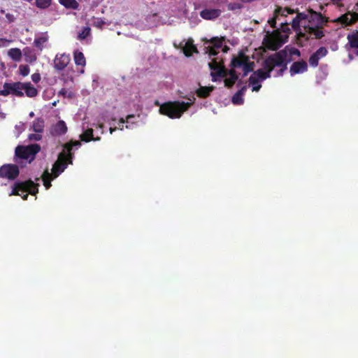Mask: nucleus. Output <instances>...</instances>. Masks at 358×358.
Wrapping results in <instances>:
<instances>
[{"mask_svg":"<svg viewBox=\"0 0 358 358\" xmlns=\"http://www.w3.org/2000/svg\"><path fill=\"white\" fill-rule=\"evenodd\" d=\"M80 145L78 141H71L65 144L64 150L59 154L57 160L52 166L51 175L53 178H57L66 169L68 164H72V148L73 146L79 147Z\"/></svg>","mask_w":358,"mask_h":358,"instance_id":"1","label":"nucleus"},{"mask_svg":"<svg viewBox=\"0 0 358 358\" xmlns=\"http://www.w3.org/2000/svg\"><path fill=\"white\" fill-rule=\"evenodd\" d=\"M41 150V146L34 143L27 146L18 145L15 148L14 162L21 167L30 164L36 158V155Z\"/></svg>","mask_w":358,"mask_h":358,"instance_id":"2","label":"nucleus"},{"mask_svg":"<svg viewBox=\"0 0 358 358\" xmlns=\"http://www.w3.org/2000/svg\"><path fill=\"white\" fill-rule=\"evenodd\" d=\"M192 104L185 101H167L159 106V113L171 119L180 118Z\"/></svg>","mask_w":358,"mask_h":358,"instance_id":"3","label":"nucleus"},{"mask_svg":"<svg viewBox=\"0 0 358 358\" xmlns=\"http://www.w3.org/2000/svg\"><path fill=\"white\" fill-rule=\"evenodd\" d=\"M38 183H35L31 179L24 182H16L13 187L10 195H18L23 200H27L29 194L36 195L38 192Z\"/></svg>","mask_w":358,"mask_h":358,"instance_id":"4","label":"nucleus"},{"mask_svg":"<svg viewBox=\"0 0 358 358\" xmlns=\"http://www.w3.org/2000/svg\"><path fill=\"white\" fill-rule=\"evenodd\" d=\"M288 53L286 49L281 50L266 58V64L270 71H273L275 67H280L285 71L290 59H287Z\"/></svg>","mask_w":358,"mask_h":358,"instance_id":"5","label":"nucleus"},{"mask_svg":"<svg viewBox=\"0 0 358 358\" xmlns=\"http://www.w3.org/2000/svg\"><path fill=\"white\" fill-rule=\"evenodd\" d=\"M262 66L263 69H257L250 76L249 83L250 85L258 84L260 81L271 78L272 71H270L268 67L266 66V59L262 63Z\"/></svg>","mask_w":358,"mask_h":358,"instance_id":"6","label":"nucleus"},{"mask_svg":"<svg viewBox=\"0 0 358 358\" xmlns=\"http://www.w3.org/2000/svg\"><path fill=\"white\" fill-rule=\"evenodd\" d=\"M23 87L24 83H22L20 82L13 83H6L3 85V90H0V95L6 96L10 94H12L17 96H23Z\"/></svg>","mask_w":358,"mask_h":358,"instance_id":"7","label":"nucleus"},{"mask_svg":"<svg viewBox=\"0 0 358 358\" xmlns=\"http://www.w3.org/2000/svg\"><path fill=\"white\" fill-rule=\"evenodd\" d=\"M20 174L18 166L13 164H6L0 167V178L14 180Z\"/></svg>","mask_w":358,"mask_h":358,"instance_id":"8","label":"nucleus"},{"mask_svg":"<svg viewBox=\"0 0 358 358\" xmlns=\"http://www.w3.org/2000/svg\"><path fill=\"white\" fill-rule=\"evenodd\" d=\"M310 13L308 18V24L310 27H322L328 22V18L322 15L320 13L314 11L313 9H308Z\"/></svg>","mask_w":358,"mask_h":358,"instance_id":"9","label":"nucleus"},{"mask_svg":"<svg viewBox=\"0 0 358 358\" xmlns=\"http://www.w3.org/2000/svg\"><path fill=\"white\" fill-rule=\"evenodd\" d=\"M208 65L210 70H212L210 76H212V80L213 82L217 81V77H226V74H224V66L223 65V62H217L216 59H214L211 62L209 63Z\"/></svg>","mask_w":358,"mask_h":358,"instance_id":"10","label":"nucleus"},{"mask_svg":"<svg viewBox=\"0 0 358 358\" xmlns=\"http://www.w3.org/2000/svg\"><path fill=\"white\" fill-rule=\"evenodd\" d=\"M193 40L189 38L187 41L183 40L181 41L178 46L174 43V46L182 49L183 53L187 57H190L193 52H197L196 47L193 44Z\"/></svg>","mask_w":358,"mask_h":358,"instance_id":"11","label":"nucleus"},{"mask_svg":"<svg viewBox=\"0 0 358 358\" xmlns=\"http://www.w3.org/2000/svg\"><path fill=\"white\" fill-rule=\"evenodd\" d=\"M71 59L69 55H57L54 59V67L58 71L64 69L69 64Z\"/></svg>","mask_w":358,"mask_h":358,"instance_id":"12","label":"nucleus"},{"mask_svg":"<svg viewBox=\"0 0 358 358\" xmlns=\"http://www.w3.org/2000/svg\"><path fill=\"white\" fill-rule=\"evenodd\" d=\"M248 56H247L243 50H241L238 52V54L237 56L233 55L230 66L231 68H240L242 67L246 63L248 62Z\"/></svg>","mask_w":358,"mask_h":358,"instance_id":"13","label":"nucleus"},{"mask_svg":"<svg viewBox=\"0 0 358 358\" xmlns=\"http://www.w3.org/2000/svg\"><path fill=\"white\" fill-rule=\"evenodd\" d=\"M308 71V64L306 61L301 60L294 62L290 66L289 72L291 76L303 73Z\"/></svg>","mask_w":358,"mask_h":358,"instance_id":"14","label":"nucleus"},{"mask_svg":"<svg viewBox=\"0 0 358 358\" xmlns=\"http://www.w3.org/2000/svg\"><path fill=\"white\" fill-rule=\"evenodd\" d=\"M222 13L221 10L216 8H206L200 12V16L207 20H213L218 18Z\"/></svg>","mask_w":358,"mask_h":358,"instance_id":"15","label":"nucleus"},{"mask_svg":"<svg viewBox=\"0 0 358 358\" xmlns=\"http://www.w3.org/2000/svg\"><path fill=\"white\" fill-rule=\"evenodd\" d=\"M304 30L306 33L314 35L315 38L317 39L322 38L324 34L322 31V27H310L304 24Z\"/></svg>","mask_w":358,"mask_h":358,"instance_id":"16","label":"nucleus"},{"mask_svg":"<svg viewBox=\"0 0 358 358\" xmlns=\"http://www.w3.org/2000/svg\"><path fill=\"white\" fill-rule=\"evenodd\" d=\"M67 131V127L64 121L59 120L53 127L52 134L56 136H61L66 134Z\"/></svg>","mask_w":358,"mask_h":358,"instance_id":"17","label":"nucleus"},{"mask_svg":"<svg viewBox=\"0 0 358 358\" xmlns=\"http://www.w3.org/2000/svg\"><path fill=\"white\" fill-rule=\"evenodd\" d=\"M286 42L282 38H275V36L271 38L267 42V47L272 50H277L279 49L282 44Z\"/></svg>","mask_w":358,"mask_h":358,"instance_id":"18","label":"nucleus"},{"mask_svg":"<svg viewBox=\"0 0 358 358\" xmlns=\"http://www.w3.org/2000/svg\"><path fill=\"white\" fill-rule=\"evenodd\" d=\"M93 129L90 128V129H86L85 131H83V133L82 134H80V140L82 141H85V142H90L91 141H100L101 138L97 136L96 138L94 137V135H93Z\"/></svg>","mask_w":358,"mask_h":358,"instance_id":"19","label":"nucleus"},{"mask_svg":"<svg viewBox=\"0 0 358 358\" xmlns=\"http://www.w3.org/2000/svg\"><path fill=\"white\" fill-rule=\"evenodd\" d=\"M45 127V121L42 117H37L32 124V129L36 133H43Z\"/></svg>","mask_w":358,"mask_h":358,"instance_id":"20","label":"nucleus"},{"mask_svg":"<svg viewBox=\"0 0 358 358\" xmlns=\"http://www.w3.org/2000/svg\"><path fill=\"white\" fill-rule=\"evenodd\" d=\"M213 86L209 87H200L196 91V95L200 98H206L210 96V93L214 90Z\"/></svg>","mask_w":358,"mask_h":358,"instance_id":"21","label":"nucleus"},{"mask_svg":"<svg viewBox=\"0 0 358 358\" xmlns=\"http://www.w3.org/2000/svg\"><path fill=\"white\" fill-rule=\"evenodd\" d=\"M23 90L29 97H34L37 95L38 91L30 83H24Z\"/></svg>","mask_w":358,"mask_h":358,"instance_id":"22","label":"nucleus"},{"mask_svg":"<svg viewBox=\"0 0 358 358\" xmlns=\"http://www.w3.org/2000/svg\"><path fill=\"white\" fill-rule=\"evenodd\" d=\"M74 62L77 66H85L86 64L85 57L83 52L76 50L73 54Z\"/></svg>","mask_w":358,"mask_h":358,"instance_id":"23","label":"nucleus"},{"mask_svg":"<svg viewBox=\"0 0 358 358\" xmlns=\"http://www.w3.org/2000/svg\"><path fill=\"white\" fill-rule=\"evenodd\" d=\"M41 178L43 185L46 189H48L52 186L51 180L54 179L53 176L49 173L48 170L46 169L41 176Z\"/></svg>","mask_w":358,"mask_h":358,"instance_id":"24","label":"nucleus"},{"mask_svg":"<svg viewBox=\"0 0 358 358\" xmlns=\"http://www.w3.org/2000/svg\"><path fill=\"white\" fill-rule=\"evenodd\" d=\"M349 44L352 48H358V31L348 35Z\"/></svg>","mask_w":358,"mask_h":358,"instance_id":"25","label":"nucleus"},{"mask_svg":"<svg viewBox=\"0 0 358 358\" xmlns=\"http://www.w3.org/2000/svg\"><path fill=\"white\" fill-rule=\"evenodd\" d=\"M8 56L14 61L19 62L22 58V52L20 49L15 48L8 50Z\"/></svg>","mask_w":358,"mask_h":358,"instance_id":"26","label":"nucleus"},{"mask_svg":"<svg viewBox=\"0 0 358 358\" xmlns=\"http://www.w3.org/2000/svg\"><path fill=\"white\" fill-rule=\"evenodd\" d=\"M338 21L345 25H351L354 24L353 16H352V13L348 12L343 15H341L338 18Z\"/></svg>","mask_w":358,"mask_h":358,"instance_id":"27","label":"nucleus"},{"mask_svg":"<svg viewBox=\"0 0 358 358\" xmlns=\"http://www.w3.org/2000/svg\"><path fill=\"white\" fill-rule=\"evenodd\" d=\"M59 2L66 8L78 9L79 6L76 0H59Z\"/></svg>","mask_w":358,"mask_h":358,"instance_id":"28","label":"nucleus"},{"mask_svg":"<svg viewBox=\"0 0 358 358\" xmlns=\"http://www.w3.org/2000/svg\"><path fill=\"white\" fill-rule=\"evenodd\" d=\"M255 66V63L253 62H250L248 59V62L245 63L243 66H242V69L243 71V76H246L249 73L253 71V68Z\"/></svg>","mask_w":358,"mask_h":358,"instance_id":"29","label":"nucleus"},{"mask_svg":"<svg viewBox=\"0 0 358 358\" xmlns=\"http://www.w3.org/2000/svg\"><path fill=\"white\" fill-rule=\"evenodd\" d=\"M48 41L47 36H40L35 38L34 43V45L40 50H42L43 48V44L46 43Z\"/></svg>","mask_w":358,"mask_h":358,"instance_id":"30","label":"nucleus"},{"mask_svg":"<svg viewBox=\"0 0 358 358\" xmlns=\"http://www.w3.org/2000/svg\"><path fill=\"white\" fill-rule=\"evenodd\" d=\"M91 34V29L90 27L87 26L82 29L81 31L78 32V40H84L87 36H89Z\"/></svg>","mask_w":358,"mask_h":358,"instance_id":"31","label":"nucleus"},{"mask_svg":"<svg viewBox=\"0 0 358 358\" xmlns=\"http://www.w3.org/2000/svg\"><path fill=\"white\" fill-rule=\"evenodd\" d=\"M51 3L52 0H36L35 4L41 9H45L51 5Z\"/></svg>","mask_w":358,"mask_h":358,"instance_id":"32","label":"nucleus"},{"mask_svg":"<svg viewBox=\"0 0 358 358\" xmlns=\"http://www.w3.org/2000/svg\"><path fill=\"white\" fill-rule=\"evenodd\" d=\"M224 38L213 37L210 39V43L213 45L212 47L217 49L222 47Z\"/></svg>","mask_w":358,"mask_h":358,"instance_id":"33","label":"nucleus"},{"mask_svg":"<svg viewBox=\"0 0 358 358\" xmlns=\"http://www.w3.org/2000/svg\"><path fill=\"white\" fill-rule=\"evenodd\" d=\"M243 8V5L241 3L233 2L227 4V9L231 11H236L237 10H241Z\"/></svg>","mask_w":358,"mask_h":358,"instance_id":"34","label":"nucleus"},{"mask_svg":"<svg viewBox=\"0 0 358 358\" xmlns=\"http://www.w3.org/2000/svg\"><path fill=\"white\" fill-rule=\"evenodd\" d=\"M238 80V79H236V78L225 77L224 80V86L227 88H231Z\"/></svg>","mask_w":358,"mask_h":358,"instance_id":"35","label":"nucleus"},{"mask_svg":"<svg viewBox=\"0 0 358 358\" xmlns=\"http://www.w3.org/2000/svg\"><path fill=\"white\" fill-rule=\"evenodd\" d=\"M319 60V57L313 53V55H310L308 62L311 66L316 67L318 66Z\"/></svg>","mask_w":358,"mask_h":358,"instance_id":"36","label":"nucleus"},{"mask_svg":"<svg viewBox=\"0 0 358 358\" xmlns=\"http://www.w3.org/2000/svg\"><path fill=\"white\" fill-rule=\"evenodd\" d=\"M232 103L236 105H241L244 102L243 96H241L237 93H235L231 99Z\"/></svg>","mask_w":358,"mask_h":358,"instance_id":"37","label":"nucleus"},{"mask_svg":"<svg viewBox=\"0 0 358 358\" xmlns=\"http://www.w3.org/2000/svg\"><path fill=\"white\" fill-rule=\"evenodd\" d=\"M328 53V50L325 47H320L319 49L314 52L315 55L319 57V58H322L325 57Z\"/></svg>","mask_w":358,"mask_h":358,"instance_id":"38","label":"nucleus"},{"mask_svg":"<svg viewBox=\"0 0 358 358\" xmlns=\"http://www.w3.org/2000/svg\"><path fill=\"white\" fill-rule=\"evenodd\" d=\"M285 49L287 50L288 56L297 55L299 57L301 55L300 51L295 48H289L288 46H286Z\"/></svg>","mask_w":358,"mask_h":358,"instance_id":"39","label":"nucleus"},{"mask_svg":"<svg viewBox=\"0 0 358 358\" xmlns=\"http://www.w3.org/2000/svg\"><path fill=\"white\" fill-rule=\"evenodd\" d=\"M20 73L23 76H27L29 73V66L28 65H20L19 66Z\"/></svg>","mask_w":358,"mask_h":358,"instance_id":"40","label":"nucleus"},{"mask_svg":"<svg viewBox=\"0 0 358 358\" xmlns=\"http://www.w3.org/2000/svg\"><path fill=\"white\" fill-rule=\"evenodd\" d=\"M234 69L235 68H231L229 70H227L224 68V73H225L224 74H226V77L229 76V77H231V78H236V79H238V76Z\"/></svg>","mask_w":358,"mask_h":358,"instance_id":"41","label":"nucleus"},{"mask_svg":"<svg viewBox=\"0 0 358 358\" xmlns=\"http://www.w3.org/2000/svg\"><path fill=\"white\" fill-rule=\"evenodd\" d=\"M106 22L101 18H94L92 22V25L95 27L101 29Z\"/></svg>","mask_w":358,"mask_h":358,"instance_id":"42","label":"nucleus"},{"mask_svg":"<svg viewBox=\"0 0 358 358\" xmlns=\"http://www.w3.org/2000/svg\"><path fill=\"white\" fill-rule=\"evenodd\" d=\"M134 115H129L127 116L126 120L122 117L120 118L119 120V122H118V125H119V127L120 128V129L122 130L123 124H124L125 122H129V120L131 118H134Z\"/></svg>","mask_w":358,"mask_h":358,"instance_id":"43","label":"nucleus"},{"mask_svg":"<svg viewBox=\"0 0 358 358\" xmlns=\"http://www.w3.org/2000/svg\"><path fill=\"white\" fill-rule=\"evenodd\" d=\"M40 134L41 133L31 134L29 135L28 138L29 141H38L42 138V136Z\"/></svg>","mask_w":358,"mask_h":358,"instance_id":"44","label":"nucleus"},{"mask_svg":"<svg viewBox=\"0 0 358 358\" xmlns=\"http://www.w3.org/2000/svg\"><path fill=\"white\" fill-rule=\"evenodd\" d=\"M301 22L296 17H295L292 21V27L293 28L294 30H297L299 29L300 27V23Z\"/></svg>","mask_w":358,"mask_h":358,"instance_id":"45","label":"nucleus"},{"mask_svg":"<svg viewBox=\"0 0 358 358\" xmlns=\"http://www.w3.org/2000/svg\"><path fill=\"white\" fill-rule=\"evenodd\" d=\"M301 22L303 20H308V18H309V15H308L307 14L304 13H298L296 16Z\"/></svg>","mask_w":358,"mask_h":358,"instance_id":"46","label":"nucleus"},{"mask_svg":"<svg viewBox=\"0 0 358 358\" xmlns=\"http://www.w3.org/2000/svg\"><path fill=\"white\" fill-rule=\"evenodd\" d=\"M208 53L210 56H215L218 53L217 48L209 46L208 48Z\"/></svg>","mask_w":358,"mask_h":358,"instance_id":"47","label":"nucleus"},{"mask_svg":"<svg viewBox=\"0 0 358 358\" xmlns=\"http://www.w3.org/2000/svg\"><path fill=\"white\" fill-rule=\"evenodd\" d=\"M31 80L34 83H38L41 80V75L38 73H34L31 75Z\"/></svg>","mask_w":358,"mask_h":358,"instance_id":"48","label":"nucleus"},{"mask_svg":"<svg viewBox=\"0 0 358 358\" xmlns=\"http://www.w3.org/2000/svg\"><path fill=\"white\" fill-rule=\"evenodd\" d=\"M247 90V87L243 86L240 90H238L236 93H237L241 96H243Z\"/></svg>","mask_w":358,"mask_h":358,"instance_id":"49","label":"nucleus"},{"mask_svg":"<svg viewBox=\"0 0 358 358\" xmlns=\"http://www.w3.org/2000/svg\"><path fill=\"white\" fill-rule=\"evenodd\" d=\"M6 17L7 20L9 22H13L15 20V17H14V15L13 14H10V13H6Z\"/></svg>","mask_w":358,"mask_h":358,"instance_id":"50","label":"nucleus"},{"mask_svg":"<svg viewBox=\"0 0 358 358\" xmlns=\"http://www.w3.org/2000/svg\"><path fill=\"white\" fill-rule=\"evenodd\" d=\"M9 41H8L7 39L6 38H0V48L1 47H4L6 45V43L8 42Z\"/></svg>","mask_w":358,"mask_h":358,"instance_id":"51","label":"nucleus"},{"mask_svg":"<svg viewBox=\"0 0 358 358\" xmlns=\"http://www.w3.org/2000/svg\"><path fill=\"white\" fill-rule=\"evenodd\" d=\"M252 85V91H255V92H258L260 88L262 87V85L260 84H255V85Z\"/></svg>","mask_w":358,"mask_h":358,"instance_id":"52","label":"nucleus"},{"mask_svg":"<svg viewBox=\"0 0 358 358\" xmlns=\"http://www.w3.org/2000/svg\"><path fill=\"white\" fill-rule=\"evenodd\" d=\"M268 23L270 24L271 27H273V28L276 27V20L275 18H273V19L268 20Z\"/></svg>","mask_w":358,"mask_h":358,"instance_id":"53","label":"nucleus"},{"mask_svg":"<svg viewBox=\"0 0 358 358\" xmlns=\"http://www.w3.org/2000/svg\"><path fill=\"white\" fill-rule=\"evenodd\" d=\"M352 16H353L354 23L358 21V13H352Z\"/></svg>","mask_w":358,"mask_h":358,"instance_id":"54","label":"nucleus"},{"mask_svg":"<svg viewBox=\"0 0 358 358\" xmlns=\"http://www.w3.org/2000/svg\"><path fill=\"white\" fill-rule=\"evenodd\" d=\"M284 72H285V71H283V69H280L276 72V75H275V76H276V77L282 76L283 75Z\"/></svg>","mask_w":358,"mask_h":358,"instance_id":"55","label":"nucleus"},{"mask_svg":"<svg viewBox=\"0 0 358 358\" xmlns=\"http://www.w3.org/2000/svg\"><path fill=\"white\" fill-rule=\"evenodd\" d=\"M229 47H228V46H227V45H225V46L223 48L222 50H223V52H227L229 50Z\"/></svg>","mask_w":358,"mask_h":358,"instance_id":"56","label":"nucleus"},{"mask_svg":"<svg viewBox=\"0 0 358 358\" xmlns=\"http://www.w3.org/2000/svg\"><path fill=\"white\" fill-rule=\"evenodd\" d=\"M29 117H33L34 116V113L33 111L30 112L29 114Z\"/></svg>","mask_w":358,"mask_h":358,"instance_id":"57","label":"nucleus"},{"mask_svg":"<svg viewBox=\"0 0 358 358\" xmlns=\"http://www.w3.org/2000/svg\"><path fill=\"white\" fill-rule=\"evenodd\" d=\"M115 129H116V127H115V128H110V134H112L114 131H115Z\"/></svg>","mask_w":358,"mask_h":358,"instance_id":"58","label":"nucleus"},{"mask_svg":"<svg viewBox=\"0 0 358 358\" xmlns=\"http://www.w3.org/2000/svg\"><path fill=\"white\" fill-rule=\"evenodd\" d=\"M299 36H301V37H305L306 34H305V33H301V32H300V33H299Z\"/></svg>","mask_w":358,"mask_h":358,"instance_id":"59","label":"nucleus"},{"mask_svg":"<svg viewBox=\"0 0 358 358\" xmlns=\"http://www.w3.org/2000/svg\"><path fill=\"white\" fill-rule=\"evenodd\" d=\"M288 13H290V14H292V13H294V10L290 9V8H289L288 9Z\"/></svg>","mask_w":358,"mask_h":358,"instance_id":"60","label":"nucleus"},{"mask_svg":"<svg viewBox=\"0 0 358 358\" xmlns=\"http://www.w3.org/2000/svg\"><path fill=\"white\" fill-rule=\"evenodd\" d=\"M155 105H157V106H159V101H155Z\"/></svg>","mask_w":358,"mask_h":358,"instance_id":"61","label":"nucleus"},{"mask_svg":"<svg viewBox=\"0 0 358 358\" xmlns=\"http://www.w3.org/2000/svg\"><path fill=\"white\" fill-rule=\"evenodd\" d=\"M241 83H242V81H241V80H240V81L238 83V85H240V84H241Z\"/></svg>","mask_w":358,"mask_h":358,"instance_id":"62","label":"nucleus"},{"mask_svg":"<svg viewBox=\"0 0 358 358\" xmlns=\"http://www.w3.org/2000/svg\"><path fill=\"white\" fill-rule=\"evenodd\" d=\"M356 6H358V2L356 3Z\"/></svg>","mask_w":358,"mask_h":358,"instance_id":"63","label":"nucleus"}]
</instances>
